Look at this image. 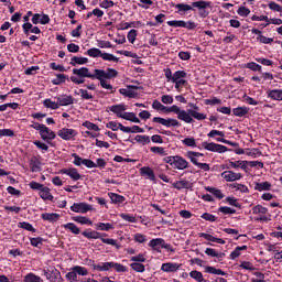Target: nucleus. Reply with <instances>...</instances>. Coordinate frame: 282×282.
<instances>
[{
	"mask_svg": "<svg viewBox=\"0 0 282 282\" xmlns=\"http://www.w3.org/2000/svg\"><path fill=\"white\" fill-rule=\"evenodd\" d=\"M170 111H172V113H176L177 119L186 122V124H193L195 120H206L205 113L197 112L195 110H181L176 105L171 106ZM193 118H195V120Z\"/></svg>",
	"mask_w": 282,
	"mask_h": 282,
	"instance_id": "f257e3e1",
	"label": "nucleus"
},
{
	"mask_svg": "<svg viewBox=\"0 0 282 282\" xmlns=\"http://www.w3.org/2000/svg\"><path fill=\"white\" fill-rule=\"evenodd\" d=\"M84 261L85 264L88 265V268H93L95 272H109L110 270H116V272H127V267L118 262H100L96 264V261L89 258H86Z\"/></svg>",
	"mask_w": 282,
	"mask_h": 282,
	"instance_id": "f03ea898",
	"label": "nucleus"
},
{
	"mask_svg": "<svg viewBox=\"0 0 282 282\" xmlns=\"http://www.w3.org/2000/svg\"><path fill=\"white\" fill-rule=\"evenodd\" d=\"M95 72V80H99L102 89H113V86L107 80H111V78H117L118 77V70L115 68H107L105 69H94Z\"/></svg>",
	"mask_w": 282,
	"mask_h": 282,
	"instance_id": "7ed1b4c3",
	"label": "nucleus"
},
{
	"mask_svg": "<svg viewBox=\"0 0 282 282\" xmlns=\"http://www.w3.org/2000/svg\"><path fill=\"white\" fill-rule=\"evenodd\" d=\"M73 75L70 76L72 83L75 85H83L86 78H90L91 80H96V73L91 74L88 67L74 68Z\"/></svg>",
	"mask_w": 282,
	"mask_h": 282,
	"instance_id": "20e7f679",
	"label": "nucleus"
},
{
	"mask_svg": "<svg viewBox=\"0 0 282 282\" xmlns=\"http://www.w3.org/2000/svg\"><path fill=\"white\" fill-rule=\"evenodd\" d=\"M83 237H86V239H100L102 243H107L108 246H115L117 250H120L121 246L118 243L117 240L111 238H105L107 237V234H101L96 230L93 231H83Z\"/></svg>",
	"mask_w": 282,
	"mask_h": 282,
	"instance_id": "39448f33",
	"label": "nucleus"
},
{
	"mask_svg": "<svg viewBox=\"0 0 282 282\" xmlns=\"http://www.w3.org/2000/svg\"><path fill=\"white\" fill-rule=\"evenodd\" d=\"M163 162H165V164H170L172 169H176L177 171H184L188 169V161L180 155L165 156Z\"/></svg>",
	"mask_w": 282,
	"mask_h": 282,
	"instance_id": "423d86ee",
	"label": "nucleus"
},
{
	"mask_svg": "<svg viewBox=\"0 0 282 282\" xmlns=\"http://www.w3.org/2000/svg\"><path fill=\"white\" fill-rule=\"evenodd\" d=\"M149 247L155 250L156 252H162V248L164 250H167L169 252H175L173 246H171V243H166V241H164V239L162 238H155L150 240Z\"/></svg>",
	"mask_w": 282,
	"mask_h": 282,
	"instance_id": "0eeeda50",
	"label": "nucleus"
},
{
	"mask_svg": "<svg viewBox=\"0 0 282 282\" xmlns=\"http://www.w3.org/2000/svg\"><path fill=\"white\" fill-rule=\"evenodd\" d=\"M195 8L198 10V15L200 19H206L210 14L208 11V8H210V2L199 0L196 2H192V10H195Z\"/></svg>",
	"mask_w": 282,
	"mask_h": 282,
	"instance_id": "6e6552de",
	"label": "nucleus"
},
{
	"mask_svg": "<svg viewBox=\"0 0 282 282\" xmlns=\"http://www.w3.org/2000/svg\"><path fill=\"white\" fill-rule=\"evenodd\" d=\"M202 148L205 149V151H212L213 153H226L227 151H232L226 145L208 141H204Z\"/></svg>",
	"mask_w": 282,
	"mask_h": 282,
	"instance_id": "1a4fd4ad",
	"label": "nucleus"
},
{
	"mask_svg": "<svg viewBox=\"0 0 282 282\" xmlns=\"http://www.w3.org/2000/svg\"><path fill=\"white\" fill-rule=\"evenodd\" d=\"M70 210L73 213H79L82 215H86V213L94 210V207L87 203H74L73 206H70Z\"/></svg>",
	"mask_w": 282,
	"mask_h": 282,
	"instance_id": "9d476101",
	"label": "nucleus"
},
{
	"mask_svg": "<svg viewBox=\"0 0 282 282\" xmlns=\"http://www.w3.org/2000/svg\"><path fill=\"white\" fill-rule=\"evenodd\" d=\"M57 135L62 138V140L69 141V140H74L76 135H78V132L74 129L63 128L58 130Z\"/></svg>",
	"mask_w": 282,
	"mask_h": 282,
	"instance_id": "9b49d317",
	"label": "nucleus"
},
{
	"mask_svg": "<svg viewBox=\"0 0 282 282\" xmlns=\"http://www.w3.org/2000/svg\"><path fill=\"white\" fill-rule=\"evenodd\" d=\"M152 122H156L158 124H162L163 127H180V121L177 119H164L161 117H154Z\"/></svg>",
	"mask_w": 282,
	"mask_h": 282,
	"instance_id": "f8f14e48",
	"label": "nucleus"
},
{
	"mask_svg": "<svg viewBox=\"0 0 282 282\" xmlns=\"http://www.w3.org/2000/svg\"><path fill=\"white\" fill-rule=\"evenodd\" d=\"M225 182H239L243 175L241 173H235L232 170H227L220 174Z\"/></svg>",
	"mask_w": 282,
	"mask_h": 282,
	"instance_id": "ddd939ff",
	"label": "nucleus"
},
{
	"mask_svg": "<svg viewBox=\"0 0 282 282\" xmlns=\"http://www.w3.org/2000/svg\"><path fill=\"white\" fill-rule=\"evenodd\" d=\"M139 171H140V175L145 180H150V182H156L155 172L153 171V169L149 166H143Z\"/></svg>",
	"mask_w": 282,
	"mask_h": 282,
	"instance_id": "4468645a",
	"label": "nucleus"
},
{
	"mask_svg": "<svg viewBox=\"0 0 282 282\" xmlns=\"http://www.w3.org/2000/svg\"><path fill=\"white\" fill-rule=\"evenodd\" d=\"M57 104L59 107H68V105H74V97L72 95H61L57 97Z\"/></svg>",
	"mask_w": 282,
	"mask_h": 282,
	"instance_id": "2eb2a0df",
	"label": "nucleus"
},
{
	"mask_svg": "<svg viewBox=\"0 0 282 282\" xmlns=\"http://www.w3.org/2000/svg\"><path fill=\"white\" fill-rule=\"evenodd\" d=\"M180 268H182V264L175 262H166L162 264L161 270L163 272H177Z\"/></svg>",
	"mask_w": 282,
	"mask_h": 282,
	"instance_id": "dca6fc26",
	"label": "nucleus"
},
{
	"mask_svg": "<svg viewBox=\"0 0 282 282\" xmlns=\"http://www.w3.org/2000/svg\"><path fill=\"white\" fill-rule=\"evenodd\" d=\"M62 173H64V175H68V177H72L74 182H78V180H80V173H78V170H76V167L62 170Z\"/></svg>",
	"mask_w": 282,
	"mask_h": 282,
	"instance_id": "f3484780",
	"label": "nucleus"
},
{
	"mask_svg": "<svg viewBox=\"0 0 282 282\" xmlns=\"http://www.w3.org/2000/svg\"><path fill=\"white\" fill-rule=\"evenodd\" d=\"M41 219H43L44 221H50L51 224H54L56 221H58V219H61V215L56 214V213H45L41 215Z\"/></svg>",
	"mask_w": 282,
	"mask_h": 282,
	"instance_id": "a211bd4d",
	"label": "nucleus"
},
{
	"mask_svg": "<svg viewBox=\"0 0 282 282\" xmlns=\"http://www.w3.org/2000/svg\"><path fill=\"white\" fill-rule=\"evenodd\" d=\"M121 131L123 133H144V129H142L140 126H132V127L121 126Z\"/></svg>",
	"mask_w": 282,
	"mask_h": 282,
	"instance_id": "6ab92c4d",
	"label": "nucleus"
},
{
	"mask_svg": "<svg viewBox=\"0 0 282 282\" xmlns=\"http://www.w3.org/2000/svg\"><path fill=\"white\" fill-rule=\"evenodd\" d=\"M199 237H203V239H206L207 241H213V243H220L221 246H224L226 243V240H224L221 238H217V237L212 236L209 234L200 232Z\"/></svg>",
	"mask_w": 282,
	"mask_h": 282,
	"instance_id": "aec40b11",
	"label": "nucleus"
},
{
	"mask_svg": "<svg viewBox=\"0 0 282 282\" xmlns=\"http://www.w3.org/2000/svg\"><path fill=\"white\" fill-rule=\"evenodd\" d=\"M109 109L112 111V113H116V116L120 118V116H123L122 112L127 111V106H124V104H119L111 106Z\"/></svg>",
	"mask_w": 282,
	"mask_h": 282,
	"instance_id": "412c9836",
	"label": "nucleus"
},
{
	"mask_svg": "<svg viewBox=\"0 0 282 282\" xmlns=\"http://www.w3.org/2000/svg\"><path fill=\"white\" fill-rule=\"evenodd\" d=\"M268 98H271V100H278L282 101V89H273L267 91Z\"/></svg>",
	"mask_w": 282,
	"mask_h": 282,
	"instance_id": "4be33fe9",
	"label": "nucleus"
},
{
	"mask_svg": "<svg viewBox=\"0 0 282 282\" xmlns=\"http://www.w3.org/2000/svg\"><path fill=\"white\" fill-rule=\"evenodd\" d=\"M30 170L32 173H39L41 171V161L36 156L30 160Z\"/></svg>",
	"mask_w": 282,
	"mask_h": 282,
	"instance_id": "5701e85b",
	"label": "nucleus"
},
{
	"mask_svg": "<svg viewBox=\"0 0 282 282\" xmlns=\"http://www.w3.org/2000/svg\"><path fill=\"white\" fill-rule=\"evenodd\" d=\"M230 169H242V171L248 170V161H229Z\"/></svg>",
	"mask_w": 282,
	"mask_h": 282,
	"instance_id": "b1692460",
	"label": "nucleus"
},
{
	"mask_svg": "<svg viewBox=\"0 0 282 282\" xmlns=\"http://www.w3.org/2000/svg\"><path fill=\"white\" fill-rule=\"evenodd\" d=\"M250 112V110L248 109V107L243 106V107H237L232 109V113L234 116H236L237 118H243V116H248V113Z\"/></svg>",
	"mask_w": 282,
	"mask_h": 282,
	"instance_id": "393cba45",
	"label": "nucleus"
},
{
	"mask_svg": "<svg viewBox=\"0 0 282 282\" xmlns=\"http://www.w3.org/2000/svg\"><path fill=\"white\" fill-rule=\"evenodd\" d=\"M40 197L44 199V202H52V199H54V196L50 193V187L46 186L40 189Z\"/></svg>",
	"mask_w": 282,
	"mask_h": 282,
	"instance_id": "a878e982",
	"label": "nucleus"
},
{
	"mask_svg": "<svg viewBox=\"0 0 282 282\" xmlns=\"http://www.w3.org/2000/svg\"><path fill=\"white\" fill-rule=\"evenodd\" d=\"M87 63H89V58L74 56L70 58L69 65H72L73 67H76V65H87Z\"/></svg>",
	"mask_w": 282,
	"mask_h": 282,
	"instance_id": "bb28decb",
	"label": "nucleus"
},
{
	"mask_svg": "<svg viewBox=\"0 0 282 282\" xmlns=\"http://www.w3.org/2000/svg\"><path fill=\"white\" fill-rule=\"evenodd\" d=\"M120 118H122V120H129L130 122L140 124V119L135 116L134 112H123V115H120Z\"/></svg>",
	"mask_w": 282,
	"mask_h": 282,
	"instance_id": "cd10ccee",
	"label": "nucleus"
},
{
	"mask_svg": "<svg viewBox=\"0 0 282 282\" xmlns=\"http://www.w3.org/2000/svg\"><path fill=\"white\" fill-rule=\"evenodd\" d=\"M205 191H207V193H212L216 199H224V193H221V189L219 188L205 186Z\"/></svg>",
	"mask_w": 282,
	"mask_h": 282,
	"instance_id": "c85d7f7f",
	"label": "nucleus"
},
{
	"mask_svg": "<svg viewBox=\"0 0 282 282\" xmlns=\"http://www.w3.org/2000/svg\"><path fill=\"white\" fill-rule=\"evenodd\" d=\"M95 228L104 232H109V230H113V225L110 223H97L95 224Z\"/></svg>",
	"mask_w": 282,
	"mask_h": 282,
	"instance_id": "c756f323",
	"label": "nucleus"
},
{
	"mask_svg": "<svg viewBox=\"0 0 282 282\" xmlns=\"http://www.w3.org/2000/svg\"><path fill=\"white\" fill-rule=\"evenodd\" d=\"M109 198L111 199V204H122L127 198L120 194L108 193Z\"/></svg>",
	"mask_w": 282,
	"mask_h": 282,
	"instance_id": "7c9ffc66",
	"label": "nucleus"
},
{
	"mask_svg": "<svg viewBox=\"0 0 282 282\" xmlns=\"http://www.w3.org/2000/svg\"><path fill=\"white\" fill-rule=\"evenodd\" d=\"M73 221H76L77 224H82L86 226H91L94 224L91 219L85 216H75L73 217Z\"/></svg>",
	"mask_w": 282,
	"mask_h": 282,
	"instance_id": "2f4dec72",
	"label": "nucleus"
},
{
	"mask_svg": "<svg viewBox=\"0 0 282 282\" xmlns=\"http://www.w3.org/2000/svg\"><path fill=\"white\" fill-rule=\"evenodd\" d=\"M272 188V184L270 182L256 183L254 191H270Z\"/></svg>",
	"mask_w": 282,
	"mask_h": 282,
	"instance_id": "473e14b6",
	"label": "nucleus"
},
{
	"mask_svg": "<svg viewBox=\"0 0 282 282\" xmlns=\"http://www.w3.org/2000/svg\"><path fill=\"white\" fill-rule=\"evenodd\" d=\"M42 140H55L56 139V133H54V131L50 130V128H47V131H43L40 133Z\"/></svg>",
	"mask_w": 282,
	"mask_h": 282,
	"instance_id": "72a5a7b5",
	"label": "nucleus"
},
{
	"mask_svg": "<svg viewBox=\"0 0 282 282\" xmlns=\"http://www.w3.org/2000/svg\"><path fill=\"white\" fill-rule=\"evenodd\" d=\"M69 77L65 74H57L56 78L52 79V85H63L66 80H68Z\"/></svg>",
	"mask_w": 282,
	"mask_h": 282,
	"instance_id": "f704fd0d",
	"label": "nucleus"
},
{
	"mask_svg": "<svg viewBox=\"0 0 282 282\" xmlns=\"http://www.w3.org/2000/svg\"><path fill=\"white\" fill-rule=\"evenodd\" d=\"M205 272L208 274H217L218 276H226V272L221 269H215L214 267H206Z\"/></svg>",
	"mask_w": 282,
	"mask_h": 282,
	"instance_id": "c9c22d12",
	"label": "nucleus"
},
{
	"mask_svg": "<svg viewBox=\"0 0 282 282\" xmlns=\"http://www.w3.org/2000/svg\"><path fill=\"white\" fill-rule=\"evenodd\" d=\"M135 142H139V144H143V147L145 144H150L151 143V137L150 135H142V134H138L134 138Z\"/></svg>",
	"mask_w": 282,
	"mask_h": 282,
	"instance_id": "e433bc0d",
	"label": "nucleus"
},
{
	"mask_svg": "<svg viewBox=\"0 0 282 282\" xmlns=\"http://www.w3.org/2000/svg\"><path fill=\"white\" fill-rule=\"evenodd\" d=\"M64 228L65 230H70L73 235H80V228H78V226H76L74 223H67L64 225Z\"/></svg>",
	"mask_w": 282,
	"mask_h": 282,
	"instance_id": "4c0bfd02",
	"label": "nucleus"
},
{
	"mask_svg": "<svg viewBox=\"0 0 282 282\" xmlns=\"http://www.w3.org/2000/svg\"><path fill=\"white\" fill-rule=\"evenodd\" d=\"M86 54H88L90 58H98V56H100V58L102 57V51L97 47L89 48Z\"/></svg>",
	"mask_w": 282,
	"mask_h": 282,
	"instance_id": "58836bf2",
	"label": "nucleus"
},
{
	"mask_svg": "<svg viewBox=\"0 0 282 282\" xmlns=\"http://www.w3.org/2000/svg\"><path fill=\"white\" fill-rule=\"evenodd\" d=\"M119 94H121V96H124L126 98H137L138 96V93L129 90L127 88H120Z\"/></svg>",
	"mask_w": 282,
	"mask_h": 282,
	"instance_id": "ea45409f",
	"label": "nucleus"
},
{
	"mask_svg": "<svg viewBox=\"0 0 282 282\" xmlns=\"http://www.w3.org/2000/svg\"><path fill=\"white\" fill-rule=\"evenodd\" d=\"M189 276L192 279H194L195 281L197 282H208L204 279V274H202V272L197 271V270H194L189 273Z\"/></svg>",
	"mask_w": 282,
	"mask_h": 282,
	"instance_id": "a19ab883",
	"label": "nucleus"
},
{
	"mask_svg": "<svg viewBox=\"0 0 282 282\" xmlns=\"http://www.w3.org/2000/svg\"><path fill=\"white\" fill-rule=\"evenodd\" d=\"M189 184L191 183L186 180L176 181L175 183H173V188H176L177 191H182V188H188Z\"/></svg>",
	"mask_w": 282,
	"mask_h": 282,
	"instance_id": "79ce46f5",
	"label": "nucleus"
},
{
	"mask_svg": "<svg viewBox=\"0 0 282 282\" xmlns=\"http://www.w3.org/2000/svg\"><path fill=\"white\" fill-rule=\"evenodd\" d=\"M70 270H75V273L79 276H87V274H89V271L80 265H75Z\"/></svg>",
	"mask_w": 282,
	"mask_h": 282,
	"instance_id": "37998d69",
	"label": "nucleus"
},
{
	"mask_svg": "<svg viewBox=\"0 0 282 282\" xmlns=\"http://www.w3.org/2000/svg\"><path fill=\"white\" fill-rule=\"evenodd\" d=\"M77 96H82L83 100H93L94 99V95H91L89 91H87V89H79Z\"/></svg>",
	"mask_w": 282,
	"mask_h": 282,
	"instance_id": "c03bdc74",
	"label": "nucleus"
},
{
	"mask_svg": "<svg viewBox=\"0 0 282 282\" xmlns=\"http://www.w3.org/2000/svg\"><path fill=\"white\" fill-rule=\"evenodd\" d=\"M24 282H43V279H41V276H39L34 273H28L24 276Z\"/></svg>",
	"mask_w": 282,
	"mask_h": 282,
	"instance_id": "a18cd8bd",
	"label": "nucleus"
},
{
	"mask_svg": "<svg viewBox=\"0 0 282 282\" xmlns=\"http://www.w3.org/2000/svg\"><path fill=\"white\" fill-rule=\"evenodd\" d=\"M175 9L178 10V12H188L193 10V4L177 3L175 4Z\"/></svg>",
	"mask_w": 282,
	"mask_h": 282,
	"instance_id": "49530a36",
	"label": "nucleus"
},
{
	"mask_svg": "<svg viewBox=\"0 0 282 282\" xmlns=\"http://www.w3.org/2000/svg\"><path fill=\"white\" fill-rule=\"evenodd\" d=\"M43 105L46 109H58L59 107L58 102L52 101V99H44Z\"/></svg>",
	"mask_w": 282,
	"mask_h": 282,
	"instance_id": "de8ad7c7",
	"label": "nucleus"
},
{
	"mask_svg": "<svg viewBox=\"0 0 282 282\" xmlns=\"http://www.w3.org/2000/svg\"><path fill=\"white\" fill-rule=\"evenodd\" d=\"M107 129H111V131H118V129H120V131H122V127H124L122 123H118L116 121H110L106 124Z\"/></svg>",
	"mask_w": 282,
	"mask_h": 282,
	"instance_id": "09e8293b",
	"label": "nucleus"
},
{
	"mask_svg": "<svg viewBox=\"0 0 282 282\" xmlns=\"http://www.w3.org/2000/svg\"><path fill=\"white\" fill-rule=\"evenodd\" d=\"M182 78H186V72H184V70H176L173 74L172 83H177V80H182Z\"/></svg>",
	"mask_w": 282,
	"mask_h": 282,
	"instance_id": "8fccbe9b",
	"label": "nucleus"
},
{
	"mask_svg": "<svg viewBox=\"0 0 282 282\" xmlns=\"http://www.w3.org/2000/svg\"><path fill=\"white\" fill-rule=\"evenodd\" d=\"M102 61H112L113 63H119L120 58L116 57L111 53H101Z\"/></svg>",
	"mask_w": 282,
	"mask_h": 282,
	"instance_id": "3c124183",
	"label": "nucleus"
},
{
	"mask_svg": "<svg viewBox=\"0 0 282 282\" xmlns=\"http://www.w3.org/2000/svg\"><path fill=\"white\" fill-rule=\"evenodd\" d=\"M192 164L198 166V169H202L203 171H210V165L208 163H199L197 159H192Z\"/></svg>",
	"mask_w": 282,
	"mask_h": 282,
	"instance_id": "603ef678",
	"label": "nucleus"
},
{
	"mask_svg": "<svg viewBox=\"0 0 282 282\" xmlns=\"http://www.w3.org/2000/svg\"><path fill=\"white\" fill-rule=\"evenodd\" d=\"M230 188H236L237 191H240V193H250V189H248V186L239 183L231 184Z\"/></svg>",
	"mask_w": 282,
	"mask_h": 282,
	"instance_id": "864d4df0",
	"label": "nucleus"
},
{
	"mask_svg": "<svg viewBox=\"0 0 282 282\" xmlns=\"http://www.w3.org/2000/svg\"><path fill=\"white\" fill-rule=\"evenodd\" d=\"M253 215H265L268 213V209L261 205H257L252 208Z\"/></svg>",
	"mask_w": 282,
	"mask_h": 282,
	"instance_id": "5fc2aeb1",
	"label": "nucleus"
},
{
	"mask_svg": "<svg viewBox=\"0 0 282 282\" xmlns=\"http://www.w3.org/2000/svg\"><path fill=\"white\" fill-rule=\"evenodd\" d=\"M32 129H35V131H39L40 134L43 133V131H47V127L43 123L34 122L31 124Z\"/></svg>",
	"mask_w": 282,
	"mask_h": 282,
	"instance_id": "6e6d98bb",
	"label": "nucleus"
},
{
	"mask_svg": "<svg viewBox=\"0 0 282 282\" xmlns=\"http://www.w3.org/2000/svg\"><path fill=\"white\" fill-rule=\"evenodd\" d=\"M83 127L88 129L89 131H100V128L96 123H91L90 121H85Z\"/></svg>",
	"mask_w": 282,
	"mask_h": 282,
	"instance_id": "4d7b16f0",
	"label": "nucleus"
},
{
	"mask_svg": "<svg viewBox=\"0 0 282 282\" xmlns=\"http://www.w3.org/2000/svg\"><path fill=\"white\" fill-rule=\"evenodd\" d=\"M257 41H259V43H263L264 45H270V43H274V39L267 37L265 35H259L257 37Z\"/></svg>",
	"mask_w": 282,
	"mask_h": 282,
	"instance_id": "13d9d810",
	"label": "nucleus"
},
{
	"mask_svg": "<svg viewBox=\"0 0 282 282\" xmlns=\"http://www.w3.org/2000/svg\"><path fill=\"white\" fill-rule=\"evenodd\" d=\"M97 45H98V47H100L101 50L113 47V44H111V42H109V41H104V40H98V41H97Z\"/></svg>",
	"mask_w": 282,
	"mask_h": 282,
	"instance_id": "bf43d9fd",
	"label": "nucleus"
},
{
	"mask_svg": "<svg viewBox=\"0 0 282 282\" xmlns=\"http://www.w3.org/2000/svg\"><path fill=\"white\" fill-rule=\"evenodd\" d=\"M130 268H132V270H134V272H144V270H145L144 264H142L140 262L131 263Z\"/></svg>",
	"mask_w": 282,
	"mask_h": 282,
	"instance_id": "052dcab7",
	"label": "nucleus"
},
{
	"mask_svg": "<svg viewBox=\"0 0 282 282\" xmlns=\"http://www.w3.org/2000/svg\"><path fill=\"white\" fill-rule=\"evenodd\" d=\"M135 36H138V31L135 29L130 30L127 35L129 43H135Z\"/></svg>",
	"mask_w": 282,
	"mask_h": 282,
	"instance_id": "680f3d73",
	"label": "nucleus"
},
{
	"mask_svg": "<svg viewBox=\"0 0 282 282\" xmlns=\"http://www.w3.org/2000/svg\"><path fill=\"white\" fill-rule=\"evenodd\" d=\"M218 212H219V213H223V215H235V213H237L236 209H232V208L227 207V206H225V207H219V208H218Z\"/></svg>",
	"mask_w": 282,
	"mask_h": 282,
	"instance_id": "e2e57ef3",
	"label": "nucleus"
},
{
	"mask_svg": "<svg viewBox=\"0 0 282 282\" xmlns=\"http://www.w3.org/2000/svg\"><path fill=\"white\" fill-rule=\"evenodd\" d=\"M66 279H67V281H69V282H77V281H78V275H77V273H76L75 270H70V272H68V273L66 274Z\"/></svg>",
	"mask_w": 282,
	"mask_h": 282,
	"instance_id": "0e129e2a",
	"label": "nucleus"
},
{
	"mask_svg": "<svg viewBox=\"0 0 282 282\" xmlns=\"http://www.w3.org/2000/svg\"><path fill=\"white\" fill-rule=\"evenodd\" d=\"M134 241L137 243H145L147 241V236L142 235V234H135L133 237Z\"/></svg>",
	"mask_w": 282,
	"mask_h": 282,
	"instance_id": "69168bd1",
	"label": "nucleus"
},
{
	"mask_svg": "<svg viewBox=\"0 0 282 282\" xmlns=\"http://www.w3.org/2000/svg\"><path fill=\"white\" fill-rule=\"evenodd\" d=\"M269 8L270 10H272L273 12H282V7L281 4L276 3V2H270L269 3Z\"/></svg>",
	"mask_w": 282,
	"mask_h": 282,
	"instance_id": "338daca9",
	"label": "nucleus"
},
{
	"mask_svg": "<svg viewBox=\"0 0 282 282\" xmlns=\"http://www.w3.org/2000/svg\"><path fill=\"white\" fill-rule=\"evenodd\" d=\"M237 12H238L239 17H248L250 14V9H248L246 7H239Z\"/></svg>",
	"mask_w": 282,
	"mask_h": 282,
	"instance_id": "774afa93",
	"label": "nucleus"
}]
</instances>
